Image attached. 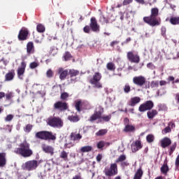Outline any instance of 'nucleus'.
Instances as JSON below:
<instances>
[{"label":"nucleus","mask_w":179,"mask_h":179,"mask_svg":"<svg viewBox=\"0 0 179 179\" xmlns=\"http://www.w3.org/2000/svg\"><path fill=\"white\" fill-rule=\"evenodd\" d=\"M38 161L36 159L29 160L22 164V170L25 171H33L38 167Z\"/></svg>","instance_id":"obj_8"},{"label":"nucleus","mask_w":179,"mask_h":179,"mask_svg":"<svg viewBox=\"0 0 179 179\" xmlns=\"http://www.w3.org/2000/svg\"><path fill=\"white\" fill-rule=\"evenodd\" d=\"M127 57L129 62H134V64L141 62V57L138 55H134L132 52H128Z\"/></svg>","instance_id":"obj_15"},{"label":"nucleus","mask_w":179,"mask_h":179,"mask_svg":"<svg viewBox=\"0 0 179 179\" xmlns=\"http://www.w3.org/2000/svg\"><path fill=\"white\" fill-rule=\"evenodd\" d=\"M99 22L102 24H107L109 23L108 19L106 18V17H104L103 15L100 17Z\"/></svg>","instance_id":"obj_43"},{"label":"nucleus","mask_w":179,"mask_h":179,"mask_svg":"<svg viewBox=\"0 0 179 179\" xmlns=\"http://www.w3.org/2000/svg\"><path fill=\"white\" fill-rule=\"evenodd\" d=\"M27 52L28 55L34 54V43L31 41L28 42L27 44Z\"/></svg>","instance_id":"obj_21"},{"label":"nucleus","mask_w":179,"mask_h":179,"mask_svg":"<svg viewBox=\"0 0 179 179\" xmlns=\"http://www.w3.org/2000/svg\"><path fill=\"white\" fill-rule=\"evenodd\" d=\"M35 136L37 139H42V141H55L57 139V134L48 131H38Z\"/></svg>","instance_id":"obj_4"},{"label":"nucleus","mask_w":179,"mask_h":179,"mask_svg":"<svg viewBox=\"0 0 179 179\" xmlns=\"http://www.w3.org/2000/svg\"><path fill=\"white\" fill-rule=\"evenodd\" d=\"M63 58H64V61H70V59L72 58V55H71L69 52H66Z\"/></svg>","instance_id":"obj_44"},{"label":"nucleus","mask_w":179,"mask_h":179,"mask_svg":"<svg viewBox=\"0 0 179 179\" xmlns=\"http://www.w3.org/2000/svg\"><path fill=\"white\" fill-rule=\"evenodd\" d=\"M74 145H75V144H73L72 143H66L64 145V148H65V149H69V148H72Z\"/></svg>","instance_id":"obj_60"},{"label":"nucleus","mask_w":179,"mask_h":179,"mask_svg":"<svg viewBox=\"0 0 179 179\" xmlns=\"http://www.w3.org/2000/svg\"><path fill=\"white\" fill-rule=\"evenodd\" d=\"M42 150L45 152V153H50L52 155H54V148L51 145L43 144Z\"/></svg>","instance_id":"obj_22"},{"label":"nucleus","mask_w":179,"mask_h":179,"mask_svg":"<svg viewBox=\"0 0 179 179\" xmlns=\"http://www.w3.org/2000/svg\"><path fill=\"white\" fill-rule=\"evenodd\" d=\"M81 153H87L89 152H92L93 150V147L90 146V145H85L82 147L80 149Z\"/></svg>","instance_id":"obj_30"},{"label":"nucleus","mask_w":179,"mask_h":179,"mask_svg":"<svg viewBox=\"0 0 179 179\" xmlns=\"http://www.w3.org/2000/svg\"><path fill=\"white\" fill-rule=\"evenodd\" d=\"M70 139L71 141H73V142H79L82 139V135L72 132L70 135Z\"/></svg>","instance_id":"obj_23"},{"label":"nucleus","mask_w":179,"mask_h":179,"mask_svg":"<svg viewBox=\"0 0 179 179\" xmlns=\"http://www.w3.org/2000/svg\"><path fill=\"white\" fill-rule=\"evenodd\" d=\"M162 132L163 135H166V134H169V132H171V128H170V126H168L165 127Z\"/></svg>","instance_id":"obj_51"},{"label":"nucleus","mask_w":179,"mask_h":179,"mask_svg":"<svg viewBox=\"0 0 179 179\" xmlns=\"http://www.w3.org/2000/svg\"><path fill=\"white\" fill-rule=\"evenodd\" d=\"M26 66H27V63L26 62V61L22 60V62L20 63V65L18 68H20V69L26 70Z\"/></svg>","instance_id":"obj_53"},{"label":"nucleus","mask_w":179,"mask_h":179,"mask_svg":"<svg viewBox=\"0 0 179 179\" xmlns=\"http://www.w3.org/2000/svg\"><path fill=\"white\" fill-rule=\"evenodd\" d=\"M54 110H57L60 113L63 111H66L69 108V106H68V103L62 102V101H58L53 105Z\"/></svg>","instance_id":"obj_11"},{"label":"nucleus","mask_w":179,"mask_h":179,"mask_svg":"<svg viewBox=\"0 0 179 179\" xmlns=\"http://www.w3.org/2000/svg\"><path fill=\"white\" fill-rule=\"evenodd\" d=\"M141 103V97L139 96H134L130 99V101L128 103V106L130 107H135L136 104Z\"/></svg>","instance_id":"obj_19"},{"label":"nucleus","mask_w":179,"mask_h":179,"mask_svg":"<svg viewBox=\"0 0 179 179\" xmlns=\"http://www.w3.org/2000/svg\"><path fill=\"white\" fill-rule=\"evenodd\" d=\"M14 117L15 116L13 115L9 114L5 117V121H6L7 122H10V121L13 120Z\"/></svg>","instance_id":"obj_52"},{"label":"nucleus","mask_w":179,"mask_h":179,"mask_svg":"<svg viewBox=\"0 0 179 179\" xmlns=\"http://www.w3.org/2000/svg\"><path fill=\"white\" fill-rule=\"evenodd\" d=\"M69 97V94L68 92H63L61 94L60 99L61 100H66Z\"/></svg>","instance_id":"obj_49"},{"label":"nucleus","mask_w":179,"mask_h":179,"mask_svg":"<svg viewBox=\"0 0 179 179\" xmlns=\"http://www.w3.org/2000/svg\"><path fill=\"white\" fill-rule=\"evenodd\" d=\"M127 160V156L125 155H121L118 157V158L115 160V163H122V162H125Z\"/></svg>","instance_id":"obj_37"},{"label":"nucleus","mask_w":179,"mask_h":179,"mask_svg":"<svg viewBox=\"0 0 179 179\" xmlns=\"http://www.w3.org/2000/svg\"><path fill=\"white\" fill-rule=\"evenodd\" d=\"M133 83L136 85V86L143 87V86L146 85V78L143 76H135L133 78Z\"/></svg>","instance_id":"obj_13"},{"label":"nucleus","mask_w":179,"mask_h":179,"mask_svg":"<svg viewBox=\"0 0 179 179\" xmlns=\"http://www.w3.org/2000/svg\"><path fill=\"white\" fill-rule=\"evenodd\" d=\"M169 165H167V162L164 161V164L161 166L160 171L162 174L164 176H167V173H169Z\"/></svg>","instance_id":"obj_26"},{"label":"nucleus","mask_w":179,"mask_h":179,"mask_svg":"<svg viewBox=\"0 0 179 179\" xmlns=\"http://www.w3.org/2000/svg\"><path fill=\"white\" fill-rule=\"evenodd\" d=\"M46 76L49 78H52V76H54V72H52V70L48 69L46 72Z\"/></svg>","instance_id":"obj_54"},{"label":"nucleus","mask_w":179,"mask_h":179,"mask_svg":"<svg viewBox=\"0 0 179 179\" xmlns=\"http://www.w3.org/2000/svg\"><path fill=\"white\" fill-rule=\"evenodd\" d=\"M83 31L85 33H90V26L89 25H86L84 28H83Z\"/></svg>","instance_id":"obj_59"},{"label":"nucleus","mask_w":179,"mask_h":179,"mask_svg":"<svg viewBox=\"0 0 179 179\" xmlns=\"http://www.w3.org/2000/svg\"><path fill=\"white\" fill-rule=\"evenodd\" d=\"M147 68H148L149 69H152V70L156 69V66L152 62H150L147 64Z\"/></svg>","instance_id":"obj_58"},{"label":"nucleus","mask_w":179,"mask_h":179,"mask_svg":"<svg viewBox=\"0 0 179 179\" xmlns=\"http://www.w3.org/2000/svg\"><path fill=\"white\" fill-rule=\"evenodd\" d=\"M104 113V108H101V106L98 107V110H96L93 115L90 116L88 119L90 122H94L96 120H101V122H108L110 120H111V115H103Z\"/></svg>","instance_id":"obj_3"},{"label":"nucleus","mask_w":179,"mask_h":179,"mask_svg":"<svg viewBox=\"0 0 179 179\" xmlns=\"http://www.w3.org/2000/svg\"><path fill=\"white\" fill-rule=\"evenodd\" d=\"M143 20L144 23H147V24L152 27L160 26L162 24V18L159 17V8L156 7L151 8L150 15L143 17Z\"/></svg>","instance_id":"obj_1"},{"label":"nucleus","mask_w":179,"mask_h":179,"mask_svg":"<svg viewBox=\"0 0 179 179\" xmlns=\"http://www.w3.org/2000/svg\"><path fill=\"white\" fill-rule=\"evenodd\" d=\"M176 148H177V143L176 142L173 143V145H171L169 147V156H171V155H173V153H174V150H176Z\"/></svg>","instance_id":"obj_34"},{"label":"nucleus","mask_w":179,"mask_h":179,"mask_svg":"<svg viewBox=\"0 0 179 179\" xmlns=\"http://www.w3.org/2000/svg\"><path fill=\"white\" fill-rule=\"evenodd\" d=\"M155 107V103L152 101H146L143 103L141 104L138 107V111L140 113H145V111H149Z\"/></svg>","instance_id":"obj_10"},{"label":"nucleus","mask_w":179,"mask_h":179,"mask_svg":"<svg viewBox=\"0 0 179 179\" xmlns=\"http://www.w3.org/2000/svg\"><path fill=\"white\" fill-rule=\"evenodd\" d=\"M6 166V153L0 152V167Z\"/></svg>","instance_id":"obj_24"},{"label":"nucleus","mask_w":179,"mask_h":179,"mask_svg":"<svg viewBox=\"0 0 179 179\" xmlns=\"http://www.w3.org/2000/svg\"><path fill=\"white\" fill-rule=\"evenodd\" d=\"M58 72L59 73V79H60V80H65V79H66V77L69 75L68 70H66V69L64 70V69L59 68Z\"/></svg>","instance_id":"obj_20"},{"label":"nucleus","mask_w":179,"mask_h":179,"mask_svg":"<svg viewBox=\"0 0 179 179\" xmlns=\"http://www.w3.org/2000/svg\"><path fill=\"white\" fill-rule=\"evenodd\" d=\"M101 73L99 72H95L92 78L90 80V85H92L93 87L95 89H101L103 88V85L100 83L101 80Z\"/></svg>","instance_id":"obj_7"},{"label":"nucleus","mask_w":179,"mask_h":179,"mask_svg":"<svg viewBox=\"0 0 179 179\" xmlns=\"http://www.w3.org/2000/svg\"><path fill=\"white\" fill-rule=\"evenodd\" d=\"M120 41H113L110 43V46L114 48L115 45H117V44H119Z\"/></svg>","instance_id":"obj_63"},{"label":"nucleus","mask_w":179,"mask_h":179,"mask_svg":"<svg viewBox=\"0 0 179 179\" xmlns=\"http://www.w3.org/2000/svg\"><path fill=\"white\" fill-rule=\"evenodd\" d=\"M96 162H98V163H100L101 162V159H103V155L101 154H99L97 156H96Z\"/></svg>","instance_id":"obj_61"},{"label":"nucleus","mask_w":179,"mask_h":179,"mask_svg":"<svg viewBox=\"0 0 179 179\" xmlns=\"http://www.w3.org/2000/svg\"><path fill=\"white\" fill-rule=\"evenodd\" d=\"M151 87L153 89L155 87H159V81H152Z\"/></svg>","instance_id":"obj_56"},{"label":"nucleus","mask_w":179,"mask_h":179,"mask_svg":"<svg viewBox=\"0 0 179 179\" xmlns=\"http://www.w3.org/2000/svg\"><path fill=\"white\" fill-rule=\"evenodd\" d=\"M166 31H167V29L166 28V27H162L161 34L163 37H166Z\"/></svg>","instance_id":"obj_55"},{"label":"nucleus","mask_w":179,"mask_h":179,"mask_svg":"<svg viewBox=\"0 0 179 179\" xmlns=\"http://www.w3.org/2000/svg\"><path fill=\"white\" fill-rule=\"evenodd\" d=\"M48 125L52 128H62L64 127V120L59 116H50L48 118Z\"/></svg>","instance_id":"obj_5"},{"label":"nucleus","mask_w":179,"mask_h":179,"mask_svg":"<svg viewBox=\"0 0 179 179\" xmlns=\"http://www.w3.org/2000/svg\"><path fill=\"white\" fill-rule=\"evenodd\" d=\"M34 40L36 44H41V43H43V37L41 35H36V36H34Z\"/></svg>","instance_id":"obj_39"},{"label":"nucleus","mask_w":179,"mask_h":179,"mask_svg":"<svg viewBox=\"0 0 179 179\" xmlns=\"http://www.w3.org/2000/svg\"><path fill=\"white\" fill-rule=\"evenodd\" d=\"M135 127L132 125L127 124L124 129V132H134Z\"/></svg>","instance_id":"obj_36"},{"label":"nucleus","mask_w":179,"mask_h":179,"mask_svg":"<svg viewBox=\"0 0 179 179\" xmlns=\"http://www.w3.org/2000/svg\"><path fill=\"white\" fill-rule=\"evenodd\" d=\"M161 148L163 149H166V148H169L170 145H171V139L169 137H164L161 140Z\"/></svg>","instance_id":"obj_18"},{"label":"nucleus","mask_w":179,"mask_h":179,"mask_svg":"<svg viewBox=\"0 0 179 179\" xmlns=\"http://www.w3.org/2000/svg\"><path fill=\"white\" fill-rule=\"evenodd\" d=\"M87 107H89V103L86 101L78 99L75 101V108L78 113H80L83 110H87Z\"/></svg>","instance_id":"obj_9"},{"label":"nucleus","mask_w":179,"mask_h":179,"mask_svg":"<svg viewBox=\"0 0 179 179\" xmlns=\"http://www.w3.org/2000/svg\"><path fill=\"white\" fill-rule=\"evenodd\" d=\"M33 129V125L31 124H28L25 126V127H24V132H26L27 134H29L31 131V130Z\"/></svg>","instance_id":"obj_42"},{"label":"nucleus","mask_w":179,"mask_h":179,"mask_svg":"<svg viewBox=\"0 0 179 179\" xmlns=\"http://www.w3.org/2000/svg\"><path fill=\"white\" fill-rule=\"evenodd\" d=\"M142 143H141V141L137 140L131 145V152L133 153H136V152H138V150H140V149H142Z\"/></svg>","instance_id":"obj_17"},{"label":"nucleus","mask_w":179,"mask_h":179,"mask_svg":"<svg viewBox=\"0 0 179 179\" xmlns=\"http://www.w3.org/2000/svg\"><path fill=\"white\" fill-rule=\"evenodd\" d=\"M69 75L70 78H76L79 75V71L75 69H70L69 71Z\"/></svg>","instance_id":"obj_32"},{"label":"nucleus","mask_w":179,"mask_h":179,"mask_svg":"<svg viewBox=\"0 0 179 179\" xmlns=\"http://www.w3.org/2000/svg\"><path fill=\"white\" fill-rule=\"evenodd\" d=\"M133 0H124L122 6H125L127 5H129V3H131Z\"/></svg>","instance_id":"obj_62"},{"label":"nucleus","mask_w":179,"mask_h":179,"mask_svg":"<svg viewBox=\"0 0 179 179\" xmlns=\"http://www.w3.org/2000/svg\"><path fill=\"white\" fill-rule=\"evenodd\" d=\"M171 24H179V17H172L169 20Z\"/></svg>","instance_id":"obj_40"},{"label":"nucleus","mask_w":179,"mask_h":179,"mask_svg":"<svg viewBox=\"0 0 179 179\" xmlns=\"http://www.w3.org/2000/svg\"><path fill=\"white\" fill-rule=\"evenodd\" d=\"M24 72H26V70L20 68L17 69V75L18 79H20V80H23V75H24Z\"/></svg>","instance_id":"obj_31"},{"label":"nucleus","mask_w":179,"mask_h":179,"mask_svg":"<svg viewBox=\"0 0 179 179\" xmlns=\"http://www.w3.org/2000/svg\"><path fill=\"white\" fill-rule=\"evenodd\" d=\"M15 75L16 73H15V69L9 71L5 75L4 82H11V80H13V79H15Z\"/></svg>","instance_id":"obj_16"},{"label":"nucleus","mask_w":179,"mask_h":179,"mask_svg":"<svg viewBox=\"0 0 179 179\" xmlns=\"http://www.w3.org/2000/svg\"><path fill=\"white\" fill-rule=\"evenodd\" d=\"M75 82H76V77H70V79L68 80L69 85L75 83Z\"/></svg>","instance_id":"obj_57"},{"label":"nucleus","mask_w":179,"mask_h":179,"mask_svg":"<svg viewBox=\"0 0 179 179\" xmlns=\"http://www.w3.org/2000/svg\"><path fill=\"white\" fill-rule=\"evenodd\" d=\"M129 166V162L128 161H123L122 162H120V167L123 170L125 169V167H128Z\"/></svg>","instance_id":"obj_47"},{"label":"nucleus","mask_w":179,"mask_h":179,"mask_svg":"<svg viewBox=\"0 0 179 179\" xmlns=\"http://www.w3.org/2000/svg\"><path fill=\"white\" fill-rule=\"evenodd\" d=\"M108 132L107 129H100L98 132L96 133V136H104Z\"/></svg>","instance_id":"obj_38"},{"label":"nucleus","mask_w":179,"mask_h":179,"mask_svg":"<svg viewBox=\"0 0 179 179\" xmlns=\"http://www.w3.org/2000/svg\"><path fill=\"white\" fill-rule=\"evenodd\" d=\"M67 120H69V121H71V122H78V121H80V117H79V115L75 114L69 115Z\"/></svg>","instance_id":"obj_28"},{"label":"nucleus","mask_w":179,"mask_h":179,"mask_svg":"<svg viewBox=\"0 0 179 179\" xmlns=\"http://www.w3.org/2000/svg\"><path fill=\"white\" fill-rule=\"evenodd\" d=\"M146 141L148 143H152L155 142V136L153 134H148L146 136Z\"/></svg>","instance_id":"obj_41"},{"label":"nucleus","mask_w":179,"mask_h":179,"mask_svg":"<svg viewBox=\"0 0 179 179\" xmlns=\"http://www.w3.org/2000/svg\"><path fill=\"white\" fill-rule=\"evenodd\" d=\"M14 153L26 159L33 156V150L30 148V143L24 141L20 144V148H15Z\"/></svg>","instance_id":"obj_2"},{"label":"nucleus","mask_w":179,"mask_h":179,"mask_svg":"<svg viewBox=\"0 0 179 179\" xmlns=\"http://www.w3.org/2000/svg\"><path fill=\"white\" fill-rule=\"evenodd\" d=\"M36 30L38 33H44L45 31V27L43 24H38L36 25Z\"/></svg>","instance_id":"obj_33"},{"label":"nucleus","mask_w":179,"mask_h":179,"mask_svg":"<svg viewBox=\"0 0 179 179\" xmlns=\"http://www.w3.org/2000/svg\"><path fill=\"white\" fill-rule=\"evenodd\" d=\"M124 93H129V92H131V86L129 85V83H127L124 87Z\"/></svg>","instance_id":"obj_50"},{"label":"nucleus","mask_w":179,"mask_h":179,"mask_svg":"<svg viewBox=\"0 0 179 179\" xmlns=\"http://www.w3.org/2000/svg\"><path fill=\"white\" fill-rule=\"evenodd\" d=\"M103 173L106 177H115L118 174V165L117 163H111L109 166L105 167Z\"/></svg>","instance_id":"obj_6"},{"label":"nucleus","mask_w":179,"mask_h":179,"mask_svg":"<svg viewBox=\"0 0 179 179\" xmlns=\"http://www.w3.org/2000/svg\"><path fill=\"white\" fill-rule=\"evenodd\" d=\"M157 114L159 112L156 109L150 110L147 112V117L149 120H153Z\"/></svg>","instance_id":"obj_25"},{"label":"nucleus","mask_w":179,"mask_h":179,"mask_svg":"<svg viewBox=\"0 0 179 179\" xmlns=\"http://www.w3.org/2000/svg\"><path fill=\"white\" fill-rule=\"evenodd\" d=\"M143 176V171L142 170V168H140L137 170V171L134 174L133 179H142Z\"/></svg>","instance_id":"obj_29"},{"label":"nucleus","mask_w":179,"mask_h":179,"mask_svg":"<svg viewBox=\"0 0 179 179\" xmlns=\"http://www.w3.org/2000/svg\"><path fill=\"white\" fill-rule=\"evenodd\" d=\"M106 68L108 71H113V72H114V71H115V64L111 62H108L106 64Z\"/></svg>","instance_id":"obj_35"},{"label":"nucleus","mask_w":179,"mask_h":179,"mask_svg":"<svg viewBox=\"0 0 179 179\" xmlns=\"http://www.w3.org/2000/svg\"><path fill=\"white\" fill-rule=\"evenodd\" d=\"M69 153L65 150H62L59 153V158L62 159V162H69V158L68 157Z\"/></svg>","instance_id":"obj_27"},{"label":"nucleus","mask_w":179,"mask_h":179,"mask_svg":"<svg viewBox=\"0 0 179 179\" xmlns=\"http://www.w3.org/2000/svg\"><path fill=\"white\" fill-rule=\"evenodd\" d=\"M96 146L98 149H103L106 146V142L104 141H100L97 143Z\"/></svg>","instance_id":"obj_46"},{"label":"nucleus","mask_w":179,"mask_h":179,"mask_svg":"<svg viewBox=\"0 0 179 179\" xmlns=\"http://www.w3.org/2000/svg\"><path fill=\"white\" fill-rule=\"evenodd\" d=\"M29 29L23 27L19 31L17 38L19 41H26L29 38Z\"/></svg>","instance_id":"obj_12"},{"label":"nucleus","mask_w":179,"mask_h":179,"mask_svg":"<svg viewBox=\"0 0 179 179\" xmlns=\"http://www.w3.org/2000/svg\"><path fill=\"white\" fill-rule=\"evenodd\" d=\"M39 64L37 62H33L29 64L30 69H36L38 66Z\"/></svg>","instance_id":"obj_45"},{"label":"nucleus","mask_w":179,"mask_h":179,"mask_svg":"<svg viewBox=\"0 0 179 179\" xmlns=\"http://www.w3.org/2000/svg\"><path fill=\"white\" fill-rule=\"evenodd\" d=\"M90 27L94 33L100 32V25L97 24V20H96V17H92L90 19Z\"/></svg>","instance_id":"obj_14"},{"label":"nucleus","mask_w":179,"mask_h":179,"mask_svg":"<svg viewBox=\"0 0 179 179\" xmlns=\"http://www.w3.org/2000/svg\"><path fill=\"white\" fill-rule=\"evenodd\" d=\"M131 38H127L125 41L122 43V45H124V44H128V43H129V41H131Z\"/></svg>","instance_id":"obj_64"},{"label":"nucleus","mask_w":179,"mask_h":179,"mask_svg":"<svg viewBox=\"0 0 179 179\" xmlns=\"http://www.w3.org/2000/svg\"><path fill=\"white\" fill-rule=\"evenodd\" d=\"M6 99L8 101H10L12 100V99H13L14 95L13 92H8L5 94Z\"/></svg>","instance_id":"obj_48"}]
</instances>
